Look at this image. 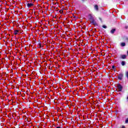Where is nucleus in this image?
<instances>
[{"label":"nucleus","instance_id":"f257e3e1","mask_svg":"<svg viewBox=\"0 0 128 128\" xmlns=\"http://www.w3.org/2000/svg\"><path fill=\"white\" fill-rule=\"evenodd\" d=\"M118 92H122V86L120 84H119L118 86Z\"/></svg>","mask_w":128,"mask_h":128},{"label":"nucleus","instance_id":"f03ea898","mask_svg":"<svg viewBox=\"0 0 128 128\" xmlns=\"http://www.w3.org/2000/svg\"><path fill=\"white\" fill-rule=\"evenodd\" d=\"M123 76H124V74H118V78L120 80H122Z\"/></svg>","mask_w":128,"mask_h":128},{"label":"nucleus","instance_id":"7ed1b4c3","mask_svg":"<svg viewBox=\"0 0 128 128\" xmlns=\"http://www.w3.org/2000/svg\"><path fill=\"white\" fill-rule=\"evenodd\" d=\"M26 6H28V8H32V6H34V4L32 3H28L26 4Z\"/></svg>","mask_w":128,"mask_h":128},{"label":"nucleus","instance_id":"20e7f679","mask_svg":"<svg viewBox=\"0 0 128 128\" xmlns=\"http://www.w3.org/2000/svg\"><path fill=\"white\" fill-rule=\"evenodd\" d=\"M121 58L122 59V60H125V58H126V55H121Z\"/></svg>","mask_w":128,"mask_h":128},{"label":"nucleus","instance_id":"39448f33","mask_svg":"<svg viewBox=\"0 0 128 128\" xmlns=\"http://www.w3.org/2000/svg\"><path fill=\"white\" fill-rule=\"evenodd\" d=\"M20 33L18 32V30H15L14 31V34H15L16 36V34H18Z\"/></svg>","mask_w":128,"mask_h":128},{"label":"nucleus","instance_id":"423d86ee","mask_svg":"<svg viewBox=\"0 0 128 128\" xmlns=\"http://www.w3.org/2000/svg\"><path fill=\"white\" fill-rule=\"evenodd\" d=\"M88 18H89V19L90 20H94V18H92V16L90 14L88 15Z\"/></svg>","mask_w":128,"mask_h":128},{"label":"nucleus","instance_id":"0eeeda50","mask_svg":"<svg viewBox=\"0 0 128 128\" xmlns=\"http://www.w3.org/2000/svg\"><path fill=\"white\" fill-rule=\"evenodd\" d=\"M114 32H116V30L113 28L110 30V34H114Z\"/></svg>","mask_w":128,"mask_h":128},{"label":"nucleus","instance_id":"6e6552de","mask_svg":"<svg viewBox=\"0 0 128 128\" xmlns=\"http://www.w3.org/2000/svg\"><path fill=\"white\" fill-rule=\"evenodd\" d=\"M94 9L96 10H98V5H95L94 6Z\"/></svg>","mask_w":128,"mask_h":128},{"label":"nucleus","instance_id":"1a4fd4ad","mask_svg":"<svg viewBox=\"0 0 128 128\" xmlns=\"http://www.w3.org/2000/svg\"><path fill=\"white\" fill-rule=\"evenodd\" d=\"M91 24H96V21L94 20V19H92V20Z\"/></svg>","mask_w":128,"mask_h":128},{"label":"nucleus","instance_id":"9d476101","mask_svg":"<svg viewBox=\"0 0 128 128\" xmlns=\"http://www.w3.org/2000/svg\"><path fill=\"white\" fill-rule=\"evenodd\" d=\"M121 46H126V43L125 42H122L120 44Z\"/></svg>","mask_w":128,"mask_h":128},{"label":"nucleus","instance_id":"9b49d317","mask_svg":"<svg viewBox=\"0 0 128 128\" xmlns=\"http://www.w3.org/2000/svg\"><path fill=\"white\" fill-rule=\"evenodd\" d=\"M121 64H122V66H126V62H124V61L122 62Z\"/></svg>","mask_w":128,"mask_h":128},{"label":"nucleus","instance_id":"f8f14e48","mask_svg":"<svg viewBox=\"0 0 128 128\" xmlns=\"http://www.w3.org/2000/svg\"><path fill=\"white\" fill-rule=\"evenodd\" d=\"M38 46H39L40 48H42V44L38 43Z\"/></svg>","mask_w":128,"mask_h":128},{"label":"nucleus","instance_id":"ddd939ff","mask_svg":"<svg viewBox=\"0 0 128 128\" xmlns=\"http://www.w3.org/2000/svg\"><path fill=\"white\" fill-rule=\"evenodd\" d=\"M126 124H128V118H127L125 121Z\"/></svg>","mask_w":128,"mask_h":128},{"label":"nucleus","instance_id":"4468645a","mask_svg":"<svg viewBox=\"0 0 128 128\" xmlns=\"http://www.w3.org/2000/svg\"><path fill=\"white\" fill-rule=\"evenodd\" d=\"M102 28H106V26L105 25H103V26H102Z\"/></svg>","mask_w":128,"mask_h":128},{"label":"nucleus","instance_id":"2eb2a0df","mask_svg":"<svg viewBox=\"0 0 128 128\" xmlns=\"http://www.w3.org/2000/svg\"><path fill=\"white\" fill-rule=\"evenodd\" d=\"M126 76L128 78V72H126Z\"/></svg>","mask_w":128,"mask_h":128},{"label":"nucleus","instance_id":"dca6fc26","mask_svg":"<svg viewBox=\"0 0 128 128\" xmlns=\"http://www.w3.org/2000/svg\"><path fill=\"white\" fill-rule=\"evenodd\" d=\"M116 68V66H112V68L114 69V68Z\"/></svg>","mask_w":128,"mask_h":128},{"label":"nucleus","instance_id":"f3484780","mask_svg":"<svg viewBox=\"0 0 128 128\" xmlns=\"http://www.w3.org/2000/svg\"><path fill=\"white\" fill-rule=\"evenodd\" d=\"M122 128H126V126H122Z\"/></svg>","mask_w":128,"mask_h":128},{"label":"nucleus","instance_id":"a211bd4d","mask_svg":"<svg viewBox=\"0 0 128 128\" xmlns=\"http://www.w3.org/2000/svg\"><path fill=\"white\" fill-rule=\"evenodd\" d=\"M56 128H60V126H57Z\"/></svg>","mask_w":128,"mask_h":128},{"label":"nucleus","instance_id":"6ab92c4d","mask_svg":"<svg viewBox=\"0 0 128 128\" xmlns=\"http://www.w3.org/2000/svg\"><path fill=\"white\" fill-rule=\"evenodd\" d=\"M60 12H63L62 10H60Z\"/></svg>","mask_w":128,"mask_h":128},{"label":"nucleus","instance_id":"aec40b11","mask_svg":"<svg viewBox=\"0 0 128 128\" xmlns=\"http://www.w3.org/2000/svg\"><path fill=\"white\" fill-rule=\"evenodd\" d=\"M127 54H128V52H127Z\"/></svg>","mask_w":128,"mask_h":128},{"label":"nucleus","instance_id":"412c9836","mask_svg":"<svg viewBox=\"0 0 128 128\" xmlns=\"http://www.w3.org/2000/svg\"><path fill=\"white\" fill-rule=\"evenodd\" d=\"M83 0V1H84V0Z\"/></svg>","mask_w":128,"mask_h":128}]
</instances>
